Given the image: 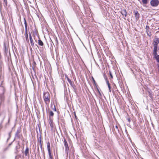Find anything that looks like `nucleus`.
Returning a JSON list of instances; mask_svg holds the SVG:
<instances>
[{
    "label": "nucleus",
    "mask_w": 159,
    "mask_h": 159,
    "mask_svg": "<svg viewBox=\"0 0 159 159\" xmlns=\"http://www.w3.org/2000/svg\"><path fill=\"white\" fill-rule=\"evenodd\" d=\"M43 99L46 105H48L50 99V96L49 93L47 92L43 93Z\"/></svg>",
    "instance_id": "obj_1"
},
{
    "label": "nucleus",
    "mask_w": 159,
    "mask_h": 159,
    "mask_svg": "<svg viewBox=\"0 0 159 159\" xmlns=\"http://www.w3.org/2000/svg\"><path fill=\"white\" fill-rule=\"evenodd\" d=\"M150 3L152 6L156 7L158 5L159 1L158 0H152Z\"/></svg>",
    "instance_id": "obj_2"
},
{
    "label": "nucleus",
    "mask_w": 159,
    "mask_h": 159,
    "mask_svg": "<svg viewBox=\"0 0 159 159\" xmlns=\"http://www.w3.org/2000/svg\"><path fill=\"white\" fill-rule=\"evenodd\" d=\"M21 131V129L20 128L18 129L16 131V134L15 136L16 137L19 138H20V133Z\"/></svg>",
    "instance_id": "obj_3"
},
{
    "label": "nucleus",
    "mask_w": 159,
    "mask_h": 159,
    "mask_svg": "<svg viewBox=\"0 0 159 159\" xmlns=\"http://www.w3.org/2000/svg\"><path fill=\"white\" fill-rule=\"evenodd\" d=\"M64 145L65 147V150L67 153V151L69 150V148L68 146V143L66 140H64Z\"/></svg>",
    "instance_id": "obj_4"
},
{
    "label": "nucleus",
    "mask_w": 159,
    "mask_h": 159,
    "mask_svg": "<svg viewBox=\"0 0 159 159\" xmlns=\"http://www.w3.org/2000/svg\"><path fill=\"white\" fill-rule=\"evenodd\" d=\"M134 14L135 17L136 19V20H137L139 17V14L137 11H134Z\"/></svg>",
    "instance_id": "obj_5"
},
{
    "label": "nucleus",
    "mask_w": 159,
    "mask_h": 159,
    "mask_svg": "<svg viewBox=\"0 0 159 159\" xmlns=\"http://www.w3.org/2000/svg\"><path fill=\"white\" fill-rule=\"evenodd\" d=\"M67 80L68 82H69L70 85L71 86L74 88L75 89V86L74 84V83L73 82H72L71 80L69 79L68 78H67Z\"/></svg>",
    "instance_id": "obj_6"
},
{
    "label": "nucleus",
    "mask_w": 159,
    "mask_h": 159,
    "mask_svg": "<svg viewBox=\"0 0 159 159\" xmlns=\"http://www.w3.org/2000/svg\"><path fill=\"white\" fill-rule=\"evenodd\" d=\"M121 13L122 15L124 16L125 17H126L127 14V12L125 10L123 9L121 10Z\"/></svg>",
    "instance_id": "obj_7"
},
{
    "label": "nucleus",
    "mask_w": 159,
    "mask_h": 159,
    "mask_svg": "<svg viewBox=\"0 0 159 159\" xmlns=\"http://www.w3.org/2000/svg\"><path fill=\"white\" fill-rule=\"evenodd\" d=\"M159 43V38H156L154 41V45L157 46Z\"/></svg>",
    "instance_id": "obj_8"
},
{
    "label": "nucleus",
    "mask_w": 159,
    "mask_h": 159,
    "mask_svg": "<svg viewBox=\"0 0 159 159\" xmlns=\"http://www.w3.org/2000/svg\"><path fill=\"white\" fill-rule=\"evenodd\" d=\"M146 31L148 35L150 36V32L149 31V27L148 25H147L146 27Z\"/></svg>",
    "instance_id": "obj_9"
},
{
    "label": "nucleus",
    "mask_w": 159,
    "mask_h": 159,
    "mask_svg": "<svg viewBox=\"0 0 159 159\" xmlns=\"http://www.w3.org/2000/svg\"><path fill=\"white\" fill-rule=\"evenodd\" d=\"M157 47L156 46H154V49H153V54L154 56H155L157 55Z\"/></svg>",
    "instance_id": "obj_10"
},
{
    "label": "nucleus",
    "mask_w": 159,
    "mask_h": 159,
    "mask_svg": "<svg viewBox=\"0 0 159 159\" xmlns=\"http://www.w3.org/2000/svg\"><path fill=\"white\" fill-rule=\"evenodd\" d=\"M29 148L28 147L26 148L25 152V156H28L29 157Z\"/></svg>",
    "instance_id": "obj_11"
},
{
    "label": "nucleus",
    "mask_w": 159,
    "mask_h": 159,
    "mask_svg": "<svg viewBox=\"0 0 159 159\" xmlns=\"http://www.w3.org/2000/svg\"><path fill=\"white\" fill-rule=\"evenodd\" d=\"M47 148L48 152L51 151L50 150V143L49 142H48L47 143Z\"/></svg>",
    "instance_id": "obj_12"
},
{
    "label": "nucleus",
    "mask_w": 159,
    "mask_h": 159,
    "mask_svg": "<svg viewBox=\"0 0 159 159\" xmlns=\"http://www.w3.org/2000/svg\"><path fill=\"white\" fill-rule=\"evenodd\" d=\"M38 44H39V45L41 46H42L43 45V43L40 39H39L38 40Z\"/></svg>",
    "instance_id": "obj_13"
},
{
    "label": "nucleus",
    "mask_w": 159,
    "mask_h": 159,
    "mask_svg": "<svg viewBox=\"0 0 159 159\" xmlns=\"http://www.w3.org/2000/svg\"><path fill=\"white\" fill-rule=\"evenodd\" d=\"M155 56L157 62H158V64H159V55H157Z\"/></svg>",
    "instance_id": "obj_14"
},
{
    "label": "nucleus",
    "mask_w": 159,
    "mask_h": 159,
    "mask_svg": "<svg viewBox=\"0 0 159 159\" xmlns=\"http://www.w3.org/2000/svg\"><path fill=\"white\" fill-rule=\"evenodd\" d=\"M24 24L25 25V31H27V23L26 21V20L25 18H24Z\"/></svg>",
    "instance_id": "obj_15"
},
{
    "label": "nucleus",
    "mask_w": 159,
    "mask_h": 159,
    "mask_svg": "<svg viewBox=\"0 0 159 159\" xmlns=\"http://www.w3.org/2000/svg\"><path fill=\"white\" fill-rule=\"evenodd\" d=\"M30 43L31 46L32 47L34 46V43L33 41L32 38L31 39H30Z\"/></svg>",
    "instance_id": "obj_16"
},
{
    "label": "nucleus",
    "mask_w": 159,
    "mask_h": 159,
    "mask_svg": "<svg viewBox=\"0 0 159 159\" xmlns=\"http://www.w3.org/2000/svg\"><path fill=\"white\" fill-rule=\"evenodd\" d=\"M105 80H106V83H107V85H108V86L110 85V83H109V81H108V80H107V77H105Z\"/></svg>",
    "instance_id": "obj_17"
},
{
    "label": "nucleus",
    "mask_w": 159,
    "mask_h": 159,
    "mask_svg": "<svg viewBox=\"0 0 159 159\" xmlns=\"http://www.w3.org/2000/svg\"><path fill=\"white\" fill-rule=\"evenodd\" d=\"M48 152L49 159H53V158L52 157L51 154V151Z\"/></svg>",
    "instance_id": "obj_18"
},
{
    "label": "nucleus",
    "mask_w": 159,
    "mask_h": 159,
    "mask_svg": "<svg viewBox=\"0 0 159 159\" xmlns=\"http://www.w3.org/2000/svg\"><path fill=\"white\" fill-rule=\"evenodd\" d=\"M49 114L50 116H54V113L52 111H50L49 112Z\"/></svg>",
    "instance_id": "obj_19"
},
{
    "label": "nucleus",
    "mask_w": 159,
    "mask_h": 159,
    "mask_svg": "<svg viewBox=\"0 0 159 159\" xmlns=\"http://www.w3.org/2000/svg\"><path fill=\"white\" fill-rule=\"evenodd\" d=\"M148 0H142V2L143 4H146L148 3Z\"/></svg>",
    "instance_id": "obj_20"
},
{
    "label": "nucleus",
    "mask_w": 159,
    "mask_h": 159,
    "mask_svg": "<svg viewBox=\"0 0 159 159\" xmlns=\"http://www.w3.org/2000/svg\"><path fill=\"white\" fill-rule=\"evenodd\" d=\"M52 109L54 111H56V109L55 106H54L53 108L52 106Z\"/></svg>",
    "instance_id": "obj_21"
},
{
    "label": "nucleus",
    "mask_w": 159,
    "mask_h": 159,
    "mask_svg": "<svg viewBox=\"0 0 159 159\" xmlns=\"http://www.w3.org/2000/svg\"><path fill=\"white\" fill-rule=\"evenodd\" d=\"M5 49L6 51H7L8 50V48L6 46H5Z\"/></svg>",
    "instance_id": "obj_22"
},
{
    "label": "nucleus",
    "mask_w": 159,
    "mask_h": 159,
    "mask_svg": "<svg viewBox=\"0 0 159 159\" xmlns=\"http://www.w3.org/2000/svg\"><path fill=\"white\" fill-rule=\"evenodd\" d=\"M109 73H110V75L111 76V79L113 78V76H112V75L111 72L110 71Z\"/></svg>",
    "instance_id": "obj_23"
},
{
    "label": "nucleus",
    "mask_w": 159,
    "mask_h": 159,
    "mask_svg": "<svg viewBox=\"0 0 159 159\" xmlns=\"http://www.w3.org/2000/svg\"><path fill=\"white\" fill-rule=\"evenodd\" d=\"M2 122L1 123H0V129H2Z\"/></svg>",
    "instance_id": "obj_24"
},
{
    "label": "nucleus",
    "mask_w": 159,
    "mask_h": 159,
    "mask_svg": "<svg viewBox=\"0 0 159 159\" xmlns=\"http://www.w3.org/2000/svg\"><path fill=\"white\" fill-rule=\"evenodd\" d=\"M108 88H109V92H111V86H110V85L108 86Z\"/></svg>",
    "instance_id": "obj_25"
},
{
    "label": "nucleus",
    "mask_w": 159,
    "mask_h": 159,
    "mask_svg": "<svg viewBox=\"0 0 159 159\" xmlns=\"http://www.w3.org/2000/svg\"><path fill=\"white\" fill-rule=\"evenodd\" d=\"M4 0V2H5L6 5H7V0Z\"/></svg>",
    "instance_id": "obj_26"
},
{
    "label": "nucleus",
    "mask_w": 159,
    "mask_h": 159,
    "mask_svg": "<svg viewBox=\"0 0 159 159\" xmlns=\"http://www.w3.org/2000/svg\"><path fill=\"white\" fill-rule=\"evenodd\" d=\"M29 38H30V39H31L32 38L30 34H29Z\"/></svg>",
    "instance_id": "obj_27"
},
{
    "label": "nucleus",
    "mask_w": 159,
    "mask_h": 159,
    "mask_svg": "<svg viewBox=\"0 0 159 159\" xmlns=\"http://www.w3.org/2000/svg\"><path fill=\"white\" fill-rule=\"evenodd\" d=\"M92 79H93V81L94 83L95 84L96 82H95V80H94V78L93 77H92Z\"/></svg>",
    "instance_id": "obj_28"
},
{
    "label": "nucleus",
    "mask_w": 159,
    "mask_h": 159,
    "mask_svg": "<svg viewBox=\"0 0 159 159\" xmlns=\"http://www.w3.org/2000/svg\"><path fill=\"white\" fill-rule=\"evenodd\" d=\"M157 67H158V70L159 71V64H157Z\"/></svg>",
    "instance_id": "obj_29"
},
{
    "label": "nucleus",
    "mask_w": 159,
    "mask_h": 159,
    "mask_svg": "<svg viewBox=\"0 0 159 159\" xmlns=\"http://www.w3.org/2000/svg\"><path fill=\"white\" fill-rule=\"evenodd\" d=\"M115 127H116V129L118 130V127L117 126V125H116L115 126Z\"/></svg>",
    "instance_id": "obj_30"
},
{
    "label": "nucleus",
    "mask_w": 159,
    "mask_h": 159,
    "mask_svg": "<svg viewBox=\"0 0 159 159\" xmlns=\"http://www.w3.org/2000/svg\"><path fill=\"white\" fill-rule=\"evenodd\" d=\"M98 92L100 95H101V93H100V92L99 91V90H98Z\"/></svg>",
    "instance_id": "obj_31"
},
{
    "label": "nucleus",
    "mask_w": 159,
    "mask_h": 159,
    "mask_svg": "<svg viewBox=\"0 0 159 159\" xmlns=\"http://www.w3.org/2000/svg\"><path fill=\"white\" fill-rule=\"evenodd\" d=\"M128 121L129 122V121H130V119H128Z\"/></svg>",
    "instance_id": "obj_32"
},
{
    "label": "nucleus",
    "mask_w": 159,
    "mask_h": 159,
    "mask_svg": "<svg viewBox=\"0 0 159 159\" xmlns=\"http://www.w3.org/2000/svg\"><path fill=\"white\" fill-rule=\"evenodd\" d=\"M17 148V146H16V148Z\"/></svg>",
    "instance_id": "obj_33"
},
{
    "label": "nucleus",
    "mask_w": 159,
    "mask_h": 159,
    "mask_svg": "<svg viewBox=\"0 0 159 159\" xmlns=\"http://www.w3.org/2000/svg\"><path fill=\"white\" fill-rule=\"evenodd\" d=\"M158 29L159 30V27L158 28Z\"/></svg>",
    "instance_id": "obj_34"
}]
</instances>
